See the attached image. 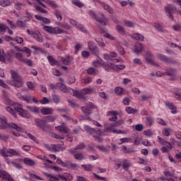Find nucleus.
<instances>
[{"mask_svg":"<svg viewBox=\"0 0 181 181\" xmlns=\"http://www.w3.org/2000/svg\"><path fill=\"white\" fill-rule=\"evenodd\" d=\"M102 66L103 67V69H105L106 71H110V64L103 62L102 64Z\"/></svg>","mask_w":181,"mask_h":181,"instance_id":"bf43d9fd","label":"nucleus"},{"mask_svg":"<svg viewBox=\"0 0 181 181\" xmlns=\"http://www.w3.org/2000/svg\"><path fill=\"white\" fill-rule=\"evenodd\" d=\"M54 15H55V16H57V19H58L60 21H62V11H61L55 10Z\"/></svg>","mask_w":181,"mask_h":181,"instance_id":"de8ad7c7","label":"nucleus"},{"mask_svg":"<svg viewBox=\"0 0 181 181\" xmlns=\"http://www.w3.org/2000/svg\"><path fill=\"white\" fill-rule=\"evenodd\" d=\"M74 91V97H76V98H79V100H86L87 98H86V95L87 94H93L94 93V88H84L81 90L80 92L79 90H74L71 89Z\"/></svg>","mask_w":181,"mask_h":181,"instance_id":"7ed1b4c3","label":"nucleus"},{"mask_svg":"<svg viewBox=\"0 0 181 181\" xmlns=\"http://www.w3.org/2000/svg\"><path fill=\"white\" fill-rule=\"evenodd\" d=\"M130 101H131V100H129V98L126 97V98H124L123 99L122 103H123L124 105H129Z\"/></svg>","mask_w":181,"mask_h":181,"instance_id":"0e129e2a","label":"nucleus"},{"mask_svg":"<svg viewBox=\"0 0 181 181\" xmlns=\"http://www.w3.org/2000/svg\"><path fill=\"white\" fill-rule=\"evenodd\" d=\"M8 120L5 117H0V129H6L8 128Z\"/></svg>","mask_w":181,"mask_h":181,"instance_id":"f8f14e48","label":"nucleus"},{"mask_svg":"<svg viewBox=\"0 0 181 181\" xmlns=\"http://www.w3.org/2000/svg\"><path fill=\"white\" fill-rule=\"evenodd\" d=\"M115 93L117 95H122V94H124V88L121 87H117L115 88Z\"/></svg>","mask_w":181,"mask_h":181,"instance_id":"c03bdc74","label":"nucleus"},{"mask_svg":"<svg viewBox=\"0 0 181 181\" xmlns=\"http://www.w3.org/2000/svg\"><path fill=\"white\" fill-rule=\"evenodd\" d=\"M56 119H57L56 116H52V115L47 116L45 117L46 122H54L56 121Z\"/></svg>","mask_w":181,"mask_h":181,"instance_id":"c9c22d12","label":"nucleus"},{"mask_svg":"<svg viewBox=\"0 0 181 181\" xmlns=\"http://www.w3.org/2000/svg\"><path fill=\"white\" fill-rule=\"evenodd\" d=\"M6 111H8V112H9L10 114H12L14 118H17L18 115H16V113L15 112V110H13V109L11 107H6Z\"/></svg>","mask_w":181,"mask_h":181,"instance_id":"a19ab883","label":"nucleus"},{"mask_svg":"<svg viewBox=\"0 0 181 181\" xmlns=\"http://www.w3.org/2000/svg\"><path fill=\"white\" fill-rule=\"evenodd\" d=\"M157 57L159 59V60H162V62H164L168 64H177V61L176 59L169 58L162 54H157Z\"/></svg>","mask_w":181,"mask_h":181,"instance_id":"6e6552de","label":"nucleus"},{"mask_svg":"<svg viewBox=\"0 0 181 181\" xmlns=\"http://www.w3.org/2000/svg\"><path fill=\"white\" fill-rule=\"evenodd\" d=\"M163 135H164V136H169V135H170V133L169 132V128H164Z\"/></svg>","mask_w":181,"mask_h":181,"instance_id":"e2e57ef3","label":"nucleus"},{"mask_svg":"<svg viewBox=\"0 0 181 181\" xmlns=\"http://www.w3.org/2000/svg\"><path fill=\"white\" fill-rule=\"evenodd\" d=\"M88 74H90V76H93L95 73V69L93 67L89 68L87 70Z\"/></svg>","mask_w":181,"mask_h":181,"instance_id":"680f3d73","label":"nucleus"},{"mask_svg":"<svg viewBox=\"0 0 181 181\" xmlns=\"http://www.w3.org/2000/svg\"><path fill=\"white\" fill-rule=\"evenodd\" d=\"M175 95L176 100H178V101H181V95L179 93V90L175 92Z\"/></svg>","mask_w":181,"mask_h":181,"instance_id":"774afa93","label":"nucleus"},{"mask_svg":"<svg viewBox=\"0 0 181 181\" xmlns=\"http://www.w3.org/2000/svg\"><path fill=\"white\" fill-rule=\"evenodd\" d=\"M124 26L127 28H134V23L132 21L124 20Z\"/></svg>","mask_w":181,"mask_h":181,"instance_id":"49530a36","label":"nucleus"},{"mask_svg":"<svg viewBox=\"0 0 181 181\" xmlns=\"http://www.w3.org/2000/svg\"><path fill=\"white\" fill-rule=\"evenodd\" d=\"M16 58L18 60V62H21L22 63H26V59L23 57V55L21 52L16 53Z\"/></svg>","mask_w":181,"mask_h":181,"instance_id":"a878e982","label":"nucleus"},{"mask_svg":"<svg viewBox=\"0 0 181 181\" xmlns=\"http://www.w3.org/2000/svg\"><path fill=\"white\" fill-rule=\"evenodd\" d=\"M27 110L30 111V112H33L34 114H39L40 109L36 106H26Z\"/></svg>","mask_w":181,"mask_h":181,"instance_id":"a211bd4d","label":"nucleus"},{"mask_svg":"<svg viewBox=\"0 0 181 181\" xmlns=\"http://www.w3.org/2000/svg\"><path fill=\"white\" fill-rule=\"evenodd\" d=\"M16 25L18 26V28H26V23L22 21H18L16 22Z\"/></svg>","mask_w":181,"mask_h":181,"instance_id":"8fccbe9b","label":"nucleus"},{"mask_svg":"<svg viewBox=\"0 0 181 181\" xmlns=\"http://www.w3.org/2000/svg\"><path fill=\"white\" fill-rule=\"evenodd\" d=\"M9 29V28L4 24L0 23V33H5L6 32V30Z\"/></svg>","mask_w":181,"mask_h":181,"instance_id":"09e8293b","label":"nucleus"},{"mask_svg":"<svg viewBox=\"0 0 181 181\" xmlns=\"http://www.w3.org/2000/svg\"><path fill=\"white\" fill-rule=\"evenodd\" d=\"M33 37H34V39H35L37 42H40V43H42V42H43V37H42V34L39 31H35L34 34L33 35Z\"/></svg>","mask_w":181,"mask_h":181,"instance_id":"dca6fc26","label":"nucleus"},{"mask_svg":"<svg viewBox=\"0 0 181 181\" xmlns=\"http://www.w3.org/2000/svg\"><path fill=\"white\" fill-rule=\"evenodd\" d=\"M86 148V144L84 143H81L78 146L74 148V151H82V149Z\"/></svg>","mask_w":181,"mask_h":181,"instance_id":"58836bf2","label":"nucleus"},{"mask_svg":"<svg viewBox=\"0 0 181 181\" xmlns=\"http://www.w3.org/2000/svg\"><path fill=\"white\" fill-rule=\"evenodd\" d=\"M72 4L73 5L78 6V8H83V6H84V4H83V3L78 0H73Z\"/></svg>","mask_w":181,"mask_h":181,"instance_id":"79ce46f5","label":"nucleus"},{"mask_svg":"<svg viewBox=\"0 0 181 181\" xmlns=\"http://www.w3.org/2000/svg\"><path fill=\"white\" fill-rule=\"evenodd\" d=\"M81 111L83 112V114L86 115V117L90 115L93 112V111L88 107V106L82 107Z\"/></svg>","mask_w":181,"mask_h":181,"instance_id":"b1692460","label":"nucleus"},{"mask_svg":"<svg viewBox=\"0 0 181 181\" xmlns=\"http://www.w3.org/2000/svg\"><path fill=\"white\" fill-rule=\"evenodd\" d=\"M43 29L46 32H48L49 33H52V35H56V33H58L59 35L60 33H64V31L59 27L53 28L51 26L45 25L43 27Z\"/></svg>","mask_w":181,"mask_h":181,"instance_id":"0eeeda50","label":"nucleus"},{"mask_svg":"<svg viewBox=\"0 0 181 181\" xmlns=\"http://www.w3.org/2000/svg\"><path fill=\"white\" fill-rule=\"evenodd\" d=\"M141 141V138H139L138 136H134V145H139L141 144V142H139Z\"/></svg>","mask_w":181,"mask_h":181,"instance_id":"338daca9","label":"nucleus"},{"mask_svg":"<svg viewBox=\"0 0 181 181\" xmlns=\"http://www.w3.org/2000/svg\"><path fill=\"white\" fill-rule=\"evenodd\" d=\"M58 88H59L60 91L62 93H69L70 90V88H67L66 85L60 83H58Z\"/></svg>","mask_w":181,"mask_h":181,"instance_id":"6ab92c4d","label":"nucleus"},{"mask_svg":"<svg viewBox=\"0 0 181 181\" xmlns=\"http://www.w3.org/2000/svg\"><path fill=\"white\" fill-rule=\"evenodd\" d=\"M96 16V21L99 22V23H101V25H103V26H107V18H105L104 13H100Z\"/></svg>","mask_w":181,"mask_h":181,"instance_id":"9b49d317","label":"nucleus"},{"mask_svg":"<svg viewBox=\"0 0 181 181\" xmlns=\"http://www.w3.org/2000/svg\"><path fill=\"white\" fill-rule=\"evenodd\" d=\"M0 139L1 141H8V139H9V136L4 135V134H0Z\"/></svg>","mask_w":181,"mask_h":181,"instance_id":"052dcab7","label":"nucleus"},{"mask_svg":"<svg viewBox=\"0 0 181 181\" xmlns=\"http://www.w3.org/2000/svg\"><path fill=\"white\" fill-rule=\"evenodd\" d=\"M117 127H119L118 123L117 122L115 123H111L109 127H106L105 129V132H111V131H112V129H114V128Z\"/></svg>","mask_w":181,"mask_h":181,"instance_id":"393cba45","label":"nucleus"},{"mask_svg":"<svg viewBox=\"0 0 181 181\" xmlns=\"http://www.w3.org/2000/svg\"><path fill=\"white\" fill-rule=\"evenodd\" d=\"M8 128H12V129H16L17 132H22L23 129L21 128V127L16 125V124L14 123H10L9 124H7Z\"/></svg>","mask_w":181,"mask_h":181,"instance_id":"aec40b11","label":"nucleus"},{"mask_svg":"<svg viewBox=\"0 0 181 181\" xmlns=\"http://www.w3.org/2000/svg\"><path fill=\"white\" fill-rule=\"evenodd\" d=\"M7 153H8V156H19V152L13 148H10L7 150Z\"/></svg>","mask_w":181,"mask_h":181,"instance_id":"5701e85b","label":"nucleus"},{"mask_svg":"<svg viewBox=\"0 0 181 181\" xmlns=\"http://www.w3.org/2000/svg\"><path fill=\"white\" fill-rule=\"evenodd\" d=\"M95 42H97L100 47H105V43L104 42V40H103V38H95Z\"/></svg>","mask_w":181,"mask_h":181,"instance_id":"e433bc0d","label":"nucleus"},{"mask_svg":"<svg viewBox=\"0 0 181 181\" xmlns=\"http://www.w3.org/2000/svg\"><path fill=\"white\" fill-rule=\"evenodd\" d=\"M35 123L36 127L42 129L43 132H49L50 131V128H52V126H50V124H46L45 119H42L37 117L35 119Z\"/></svg>","mask_w":181,"mask_h":181,"instance_id":"39448f33","label":"nucleus"},{"mask_svg":"<svg viewBox=\"0 0 181 181\" xmlns=\"http://www.w3.org/2000/svg\"><path fill=\"white\" fill-rule=\"evenodd\" d=\"M81 168H83L84 170H86L87 172H91V170H93V165L91 164H83L81 165Z\"/></svg>","mask_w":181,"mask_h":181,"instance_id":"4c0bfd02","label":"nucleus"},{"mask_svg":"<svg viewBox=\"0 0 181 181\" xmlns=\"http://www.w3.org/2000/svg\"><path fill=\"white\" fill-rule=\"evenodd\" d=\"M52 112H53V109L50 107H43L41 110V113L42 114V115H49L52 114Z\"/></svg>","mask_w":181,"mask_h":181,"instance_id":"412c9836","label":"nucleus"},{"mask_svg":"<svg viewBox=\"0 0 181 181\" xmlns=\"http://www.w3.org/2000/svg\"><path fill=\"white\" fill-rule=\"evenodd\" d=\"M146 124H147L148 125H149V127H151V125H152V124H153V119H152V117H147L146 120Z\"/></svg>","mask_w":181,"mask_h":181,"instance_id":"4d7b16f0","label":"nucleus"},{"mask_svg":"<svg viewBox=\"0 0 181 181\" xmlns=\"http://www.w3.org/2000/svg\"><path fill=\"white\" fill-rule=\"evenodd\" d=\"M57 26H59V28H64V29H70V25L67 23H57Z\"/></svg>","mask_w":181,"mask_h":181,"instance_id":"a18cd8bd","label":"nucleus"},{"mask_svg":"<svg viewBox=\"0 0 181 181\" xmlns=\"http://www.w3.org/2000/svg\"><path fill=\"white\" fill-rule=\"evenodd\" d=\"M107 115L112 117L109 118V121H111L112 122H115L117 119H118V117H117V115H118V112L111 110L107 112Z\"/></svg>","mask_w":181,"mask_h":181,"instance_id":"ddd939ff","label":"nucleus"},{"mask_svg":"<svg viewBox=\"0 0 181 181\" xmlns=\"http://www.w3.org/2000/svg\"><path fill=\"white\" fill-rule=\"evenodd\" d=\"M88 47L89 50L91 52L92 54H95V56L100 54V49H98V46H97L94 42H88Z\"/></svg>","mask_w":181,"mask_h":181,"instance_id":"1a4fd4ad","label":"nucleus"},{"mask_svg":"<svg viewBox=\"0 0 181 181\" xmlns=\"http://www.w3.org/2000/svg\"><path fill=\"white\" fill-rule=\"evenodd\" d=\"M10 73L11 74L12 81H7V83L10 86H14V87H18V88L23 87V82L22 81V78L18 74V73L12 70L10 71Z\"/></svg>","mask_w":181,"mask_h":181,"instance_id":"f03ea898","label":"nucleus"},{"mask_svg":"<svg viewBox=\"0 0 181 181\" xmlns=\"http://www.w3.org/2000/svg\"><path fill=\"white\" fill-rule=\"evenodd\" d=\"M132 37L135 40H140V42L144 41V40L145 39V37H144V35L139 34V33H135L132 35Z\"/></svg>","mask_w":181,"mask_h":181,"instance_id":"cd10ccee","label":"nucleus"},{"mask_svg":"<svg viewBox=\"0 0 181 181\" xmlns=\"http://www.w3.org/2000/svg\"><path fill=\"white\" fill-rule=\"evenodd\" d=\"M81 83L83 84H90V83H93V78L91 76H86L85 78L81 79Z\"/></svg>","mask_w":181,"mask_h":181,"instance_id":"473e14b6","label":"nucleus"},{"mask_svg":"<svg viewBox=\"0 0 181 181\" xmlns=\"http://www.w3.org/2000/svg\"><path fill=\"white\" fill-rule=\"evenodd\" d=\"M35 9L36 11H38V12H41V13H47V11H46V9H44L43 8L39 6H35Z\"/></svg>","mask_w":181,"mask_h":181,"instance_id":"603ef678","label":"nucleus"},{"mask_svg":"<svg viewBox=\"0 0 181 181\" xmlns=\"http://www.w3.org/2000/svg\"><path fill=\"white\" fill-rule=\"evenodd\" d=\"M74 157L77 160H84V159H86V157H84V155H83L81 153H76L74 154Z\"/></svg>","mask_w":181,"mask_h":181,"instance_id":"c756f323","label":"nucleus"},{"mask_svg":"<svg viewBox=\"0 0 181 181\" xmlns=\"http://www.w3.org/2000/svg\"><path fill=\"white\" fill-rule=\"evenodd\" d=\"M11 165H13V166H14V168H16V169H23V168L22 165H21V163L18 162L17 160L11 161Z\"/></svg>","mask_w":181,"mask_h":181,"instance_id":"72a5a7b5","label":"nucleus"},{"mask_svg":"<svg viewBox=\"0 0 181 181\" xmlns=\"http://www.w3.org/2000/svg\"><path fill=\"white\" fill-rule=\"evenodd\" d=\"M52 100L56 104H59V103H60V98L57 95H53Z\"/></svg>","mask_w":181,"mask_h":181,"instance_id":"864d4df0","label":"nucleus"},{"mask_svg":"<svg viewBox=\"0 0 181 181\" xmlns=\"http://www.w3.org/2000/svg\"><path fill=\"white\" fill-rule=\"evenodd\" d=\"M146 61L147 63H149V64H151L152 66H154L155 67H160L159 64L158 63L153 62L152 60V53L151 52H147L146 53Z\"/></svg>","mask_w":181,"mask_h":181,"instance_id":"9d476101","label":"nucleus"},{"mask_svg":"<svg viewBox=\"0 0 181 181\" xmlns=\"http://www.w3.org/2000/svg\"><path fill=\"white\" fill-rule=\"evenodd\" d=\"M125 111L127 114H136L138 112V110L131 107H127Z\"/></svg>","mask_w":181,"mask_h":181,"instance_id":"7c9ffc66","label":"nucleus"},{"mask_svg":"<svg viewBox=\"0 0 181 181\" xmlns=\"http://www.w3.org/2000/svg\"><path fill=\"white\" fill-rule=\"evenodd\" d=\"M157 138H158V143L160 144L161 145H165V144L168 143V141H165V139H162V137L159 136Z\"/></svg>","mask_w":181,"mask_h":181,"instance_id":"13d9d810","label":"nucleus"},{"mask_svg":"<svg viewBox=\"0 0 181 181\" xmlns=\"http://www.w3.org/2000/svg\"><path fill=\"white\" fill-rule=\"evenodd\" d=\"M96 148L100 150L102 152H105V153H107V152H108V148H105V146H97Z\"/></svg>","mask_w":181,"mask_h":181,"instance_id":"5fc2aeb1","label":"nucleus"},{"mask_svg":"<svg viewBox=\"0 0 181 181\" xmlns=\"http://www.w3.org/2000/svg\"><path fill=\"white\" fill-rule=\"evenodd\" d=\"M166 107H169L170 110H176V106L173 103L168 102L165 103Z\"/></svg>","mask_w":181,"mask_h":181,"instance_id":"3c124183","label":"nucleus"},{"mask_svg":"<svg viewBox=\"0 0 181 181\" xmlns=\"http://www.w3.org/2000/svg\"><path fill=\"white\" fill-rule=\"evenodd\" d=\"M23 162L27 166L33 167L36 165V162H35L32 158H25L23 159Z\"/></svg>","mask_w":181,"mask_h":181,"instance_id":"2eb2a0df","label":"nucleus"},{"mask_svg":"<svg viewBox=\"0 0 181 181\" xmlns=\"http://www.w3.org/2000/svg\"><path fill=\"white\" fill-rule=\"evenodd\" d=\"M61 132H63V134H69L70 132V129L67 128L66 127H63L61 129Z\"/></svg>","mask_w":181,"mask_h":181,"instance_id":"69168bd1","label":"nucleus"},{"mask_svg":"<svg viewBox=\"0 0 181 181\" xmlns=\"http://www.w3.org/2000/svg\"><path fill=\"white\" fill-rule=\"evenodd\" d=\"M47 59L49 60L51 66H56L58 62L56 60V59H54L53 57L49 55L47 57Z\"/></svg>","mask_w":181,"mask_h":181,"instance_id":"f704fd0d","label":"nucleus"},{"mask_svg":"<svg viewBox=\"0 0 181 181\" xmlns=\"http://www.w3.org/2000/svg\"><path fill=\"white\" fill-rule=\"evenodd\" d=\"M164 11H165V13L167 15L169 19H170L171 21H173V19H175V17L173 16V13H175L176 11H177V9L176 8V6H175L173 4H168L164 6Z\"/></svg>","mask_w":181,"mask_h":181,"instance_id":"423d86ee","label":"nucleus"},{"mask_svg":"<svg viewBox=\"0 0 181 181\" xmlns=\"http://www.w3.org/2000/svg\"><path fill=\"white\" fill-rule=\"evenodd\" d=\"M154 28H156V29L158 30V32H165L163 25L159 23H156L154 24Z\"/></svg>","mask_w":181,"mask_h":181,"instance_id":"2f4dec72","label":"nucleus"},{"mask_svg":"<svg viewBox=\"0 0 181 181\" xmlns=\"http://www.w3.org/2000/svg\"><path fill=\"white\" fill-rule=\"evenodd\" d=\"M123 168L126 170V172H128V168L131 167V163L128 161L127 160H124V162H123Z\"/></svg>","mask_w":181,"mask_h":181,"instance_id":"ea45409f","label":"nucleus"},{"mask_svg":"<svg viewBox=\"0 0 181 181\" xmlns=\"http://www.w3.org/2000/svg\"><path fill=\"white\" fill-rule=\"evenodd\" d=\"M84 130L89 135H92L95 141H97L98 142H103V138H101L103 132L101 131V129L92 128L90 126H85Z\"/></svg>","mask_w":181,"mask_h":181,"instance_id":"f257e3e1","label":"nucleus"},{"mask_svg":"<svg viewBox=\"0 0 181 181\" xmlns=\"http://www.w3.org/2000/svg\"><path fill=\"white\" fill-rule=\"evenodd\" d=\"M11 2L9 0H1L0 1V6L6 8V6H11Z\"/></svg>","mask_w":181,"mask_h":181,"instance_id":"c85d7f7f","label":"nucleus"},{"mask_svg":"<svg viewBox=\"0 0 181 181\" xmlns=\"http://www.w3.org/2000/svg\"><path fill=\"white\" fill-rule=\"evenodd\" d=\"M116 30H117V32H119V33H121L122 35H124L125 33V28H124V27H122V25H117L116 26Z\"/></svg>","mask_w":181,"mask_h":181,"instance_id":"37998d69","label":"nucleus"},{"mask_svg":"<svg viewBox=\"0 0 181 181\" xmlns=\"http://www.w3.org/2000/svg\"><path fill=\"white\" fill-rule=\"evenodd\" d=\"M135 129H136V131H138L139 132H141L144 129V125L140 124H136V127H135Z\"/></svg>","mask_w":181,"mask_h":181,"instance_id":"6e6d98bb","label":"nucleus"},{"mask_svg":"<svg viewBox=\"0 0 181 181\" xmlns=\"http://www.w3.org/2000/svg\"><path fill=\"white\" fill-rule=\"evenodd\" d=\"M134 53L136 54H139L141 52H144V47H142V44L140 42H136L135 44V48L134 49Z\"/></svg>","mask_w":181,"mask_h":181,"instance_id":"4468645a","label":"nucleus"},{"mask_svg":"<svg viewBox=\"0 0 181 181\" xmlns=\"http://www.w3.org/2000/svg\"><path fill=\"white\" fill-rule=\"evenodd\" d=\"M62 144H52V152H60V151H64Z\"/></svg>","mask_w":181,"mask_h":181,"instance_id":"f3484780","label":"nucleus"},{"mask_svg":"<svg viewBox=\"0 0 181 181\" xmlns=\"http://www.w3.org/2000/svg\"><path fill=\"white\" fill-rule=\"evenodd\" d=\"M102 6L105 9V11H107V12H108V13H110L111 15H112V13H114V10L108 4L103 3Z\"/></svg>","mask_w":181,"mask_h":181,"instance_id":"4be33fe9","label":"nucleus"},{"mask_svg":"<svg viewBox=\"0 0 181 181\" xmlns=\"http://www.w3.org/2000/svg\"><path fill=\"white\" fill-rule=\"evenodd\" d=\"M44 175H45V176H47V177L49 178V181H59V180H60V179L58 177L54 176L52 174H47V173H45Z\"/></svg>","mask_w":181,"mask_h":181,"instance_id":"bb28decb","label":"nucleus"},{"mask_svg":"<svg viewBox=\"0 0 181 181\" xmlns=\"http://www.w3.org/2000/svg\"><path fill=\"white\" fill-rule=\"evenodd\" d=\"M12 107L15 111L18 112L19 115H21V117L27 119L30 118V114H29V112L26 110H23V108H22V105L20 103H12Z\"/></svg>","mask_w":181,"mask_h":181,"instance_id":"20e7f679","label":"nucleus"}]
</instances>
